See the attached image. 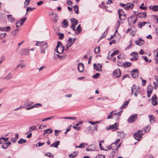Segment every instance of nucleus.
Masks as SVG:
<instances>
[{"label":"nucleus","instance_id":"1","mask_svg":"<svg viewBox=\"0 0 158 158\" xmlns=\"http://www.w3.org/2000/svg\"><path fill=\"white\" fill-rule=\"evenodd\" d=\"M44 41H37L36 44V46H40L41 48V53H44L45 52V50L48 47V45L47 42H45L44 44H43Z\"/></svg>","mask_w":158,"mask_h":158},{"label":"nucleus","instance_id":"2","mask_svg":"<svg viewBox=\"0 0 158 158\" xmlns=\"http://www.w3.org/2000/svg\"><path fill=\"white\" fill-rule=\"evenodd\" d=\"M143 131L142 130H139L133 134V136L135 139L139 141L140 140L143 135Z\"/></svg>","mask_w":158,"mask_h":158},{"label":"nucleus","instance_id":"3","mask_svg":"<svg viewBox=\"0 0 158 158\" xmlns=\"http://www.w3.org/2000/svg\"><path fill=\"white\" fill-rule=\"evenodd\" d=\"M56 50V52L59 54L62 53L64 50V47L63 46L62 43L59 41L57 42Z\"/></svg>","mask_w":158,"mask_h":158},{"label":"nucleus","instance_id":"4","mask_svg":"<svg viewBox=\"0 0 158 158\" xmlns=\"http://www.w3.org/2000/svg\"><path fill=\"white\" fill-rule=\"evenodd\" d=\"M131 94L132 95L134 93V95L135 97L137 96V95L140 93V89L138 87L135 85H133L131 89Z\"/></svg>","mask_w":158,"mask_h":158},{"label":"nucleus","instance_id":"5","mask_svg":"<svg viewBox=\"0 0 158 158\" xmlns=\"http://www.w3.org/2000/svg\"><path fill=\"white\" fill-rule=\"evenodd\" d=\"M119 18L120 20H123L126 17V15L125 14L124 11L122 9H119L118 10Z\"/></svg>","mask_w":158,"mask_h":158},{"label":"nucleus","instance_id":"6","mask_svg":"<svg viewBox=\"0 0 158 158\" xmlns=\"http://www.w3.org/2000/svg\"><path fill=\"white\" fill-rule=\"evenodd\" d=\"M119 126V124L117 123H115L112 125H110L109 127H106V130H111L112 131H114L118 129V127Z\"/></svg>","mask_w":158,"mask_h":158},{"label":"nucleus","instance_id":"7","mask_svg":"<svg viewBox=\"0 0 158 158\" xmlns=\"http://www.w3.org/2000/svg\"><path fill=\"white\" fill-rule=\"evenodd\" d=\"M138 74V71L137 69H133L131 72V76L133 78L137 77Z\"/></svg>","mask_w":158,"mask_h":158},{"label":"nucleus","instance_id":"8","mask_svg":"<svg viewBox=\"0 0 158 158\" xmlns=\"http://www.w3.org/2000/svg\"><path fill=\"white\" fill-rule=\"evenodd\" d=\"M137 114H135L131 115L129 118L128 121L130 123H133L137 119Z\"/></svg>","mask_w":158,"mask_h":158},{"label":"nucleus","instance_id":"9","mask_svg":"<svg viewBox=\"0 0 158 158\" xmlns=\"http://www.w3.org/2000/svg\"><path fill=\"white\" fill-rule=\"evenodd\" d=\"M156 99L157 96L156 94H155L151 98L152 103L153 106H156L157 104Z\"/></svg>","mask_w":158,"mask_h":158},{"label":"nucleus","instance_id":"10","mask_svg":"<svg viewBox=\"0 0 158 158\" xmlns=\"http://www.w3.org/2000/svg\"><path fill=\"white\" fill-rule=\"evenodd\" d=\"M121 73L119 69H117L114 70L113 72V75L116 77H120Z\"/></svg>","mask_w":158,"mask_h":158},{"label":"nucleus","instance_id":"11","mask_svg":"<svg viewBox=\"0 0 158 158\" xmlns=\"http://www.w3.org/2000/svg\"><path fill=\"white\" fill-rule=\"evenodd\" d=\"M133 6V4L131 3H128L126 4V6L124 7V9L126 10H132Z\"/></svg>","mask_w":158,"mask_h":158},{"label":"nucleus","instance_id":"12","mask_svg":"<svg viewBox=\"0 0 158 158\" xmlns=\"http://www.w3.org/2000/svg\"><path fill=\"white\" fill-rule=\"evenodd\" d=\"M135 42L137 45L139 46L142 45L144 43V41L141 38H139L138 40H135Z\"/></svg>","mask_w":158,"mask_h":158},{"label":"nucleus","instance_id":"13","mask_svg":"<svg viewBox=\"0 0 158 158\" xmlns=\"http://www.w3.org/2000/svg\"><path fill=\"white\" fill-rule=\"evenodd\" d=\"M95 149V145L94 144H91L88 146L86 149V150L87 151H94Z\"/></svg>","mask_w":158,"mask_h":158},{"label":"nucleus","instance_id":"14","mask_svg":"<svg viewBox=\"0 0 158 158\" xmlns=\"http://www.w3.org/2000/svg\"><path fill=\"white\" fill-rule=\"evenodd\" d=\"M29 50L25 48H23L21 50V54L24 55H28L29 53Z\"/></svg>","mask_w":158,"mask_h":158},{"label":"nucleus","instance_id":"15","mask_svg":"<svg viewBox=\"0 0 158 158\" xmlns=\"http://www.w3.org/2000/svg\"><path fill=\"white\" fill-rule=\"evenodd\" d=\"M11 29L10 26L5 27H0V31H8Z\"/></svg>","mask_w":158,"mask_h":158},{"label":"nucleus","instance_id":"16","mask_svg":"<svg viewBox=\"0 0 158 158\" xmlns=\"http://www.w3.org/2000/svg\"><path fill=\"white\" fill-rule=\"evenodd\" d=\"M78 69L80 72H82L84 69V65L82 63H79L78 66Z\"/></svg>","mask_w":158,"mask_h":158},{"label":"nucleus","instance_id":"17","mask_svg":"<svg viewBox=\"0 0 158 158\" xmlns=\"http://www.w3.org/2000/svg\"><path fill=\"white\" fill-rule=\"evenodd\" d=\"M137 16L140 18H145L146 17V13L145 12H140L139 13Z\"/></svg>","mask_w":158,"mask_h":158},{"label":"nucleus","instance_id":"18","mask_svg":"<svg viewBox=\"0 0 158 158\" xmlns=\"http://www.w3.org/2000/svg\"><path fill=\"white\" fill-rule=\"evenodd\" d=\"M70 22L71 23L72 25L76 26L78 23V21L77 20L74 18H72L70 19Z\"/></svg>","mask_w":158,"mask_h":158},{"label":"nucleus","instance_id":"19","mask_svg":"<svg viewBox=\"0 0 158 158\" xmlns=\"http://www.w3.org/2000/svg\"><path fill=\"white\" fill-rule=\"evenodd\" d=\"M10 144L11 143L10 142L4 143L2 144V147L3 149H6Z\"/></svg>","mask_w":158,"mask_h":158},{"label":"nucleus","instance_id":"20","mask_svg":"<svg viewBox=\"0 0 158 158\" xmlns=\"http://www.w3.org/2000/svg\"><path fill=\"white\" fill-rule=\"evenodd\" d=\"M102 65L101 64L100 66L98 67L96 64L95 63L94 64V68L98 71H102Z\"/></svg>","mask_w":158,"mask_h":158},{"label":"nucleus","instance_id":"21","mask_svg":"<svg viewBox=\"0 0 158 158\" xmlns=\"http://www.w3.org/2000/svg\"><path fill=\"white\" fill-rule=\"evenodd\" d=\"M62 26L63 27H67L69 25L67 20L64 19L62 23Z\"/></svg>","mask_w":158,"mask_h":158},{"label":"nucleus","instance_id":"22","mask_svg":"<svg viewBox=\"0 0 158 158\" xmlns=\"http://www.w3.org/2000/svg\"><path fill=\"white\" fill-rule=\"evenodd\" d=\"M123 111L122 110H121L118 112L114 113V115H115L116 120H117L119 119L120 117V115Z\"/></svg>","mask_w":158,"mask_h":158},{"label":"nucleus","instance_id":"23","mask_svg":"<svg viewBox=\"0 0 158 158\" xmlns=\"http://www.w3.org/2000/svg\"><path fill=\"white\" fill-rule=\"evenodd\" d=\"M150 9L154 11H156L158 10V6L154 5L153 6H150L149 7Z\"/></svg>","mask_w":158,"mask_h":158},{"label":"nucleus","instance_id":"24","mask_svg":"<svg viewBox=\"0 0 158 158\" xmlns=\"http://www.w3.org/2000/svg\"><path fill=\"white\" fill-rule=\"evenodd\" d=\"M50 15L51 16V17L52 19L54 21L56 22L57 21V16L56 14L52 13L50 14Z\"/></svg>","mask_w":158,"mask_h":158},{"label":"nucleus","instance_id":"25","mask_svg":"<svg viewBox=\"0 0 158 158\" xmlns=\"http://www.w3.org/2000/svg\"><path fill=\"white\" fill-rule=\"evenodd\" d=\"M60 142L59 141H57L53 143L51 145V147H54V148H57L58 145L60 144Z\"/></svg>","mask_w":158,"mask_h":158},{"label":"nucleus","instance_id":"26","mask_svg":"<svg viewBox=\"0 0 158 158\" xmlns=\"http://www.w3.org/2000/svg\"><path fill=\"white\" fill-rule=\"evenodd\" d=\"M7 17L8 21L10 22H13L15 21V19L12 18V15H7Z\"/></svg>","mask_w":158,"mask_h":158},{"label":"nucleus","instance_id":"27","mask_svg":"<svg viewBox=\"0 0 158 158\" xmlns=\"http://www.w3.org/2000/svg\"><path fill=\"white\" fill-rule=\"evenodd\" d=\"M120 140V139H118L115 141L113 143H112L110 147V149H112V148L114 147V146L115 145L116 146L118 143H119Z\"/></svg>","mask_w":158,"mask_h":158},{"label":"nucleus","instance_id":"28","mask_svg":"<svg viewBox=\"0 0 158 158\" xmlns=\"http://www.w3.org/2000/svg\"><path fill=\"white\" fill-rule=\"evenodd\" d=\"M118 135L121 138H124L126 134L124 133L123 132V131L118 132Z\"/></svg>","mask_w":158,"mask_h":158},{"label":"nucleus","instance_id":"29","mask_svg":"<svg viewBox=\"0 0 158 158\" xmlns=\"http://www.w3.org/2000/svg\"><path fill=\"white\" fill-rule=\"evenodd\" d=\"M52 131L53 130L51 129H48L47 130H44V135L46 133L50 134L52 132Z\"/></svg>","mask_w":158,"mask_h":158},{"label":"nucleus","instance_id":"30","mask_svg":"<svg viewBox=\"0 0 158 158\" xmlns=\"http://www.w3.org/2000/svg\"><path fill=\"white\" fill-rule=\"evenodd\" d=\"M81 31V25L79 24L77 27L76 33V34H79Z\"/></svg>","mask_w":158,"mask_h":158},{"label":"nucleus","instance_id":"31","mask_svg":"<svg viewBox=\"0 0 158 158\" xmlns=\"http://www.w3.org/2000/svg\"><path fill=\"white\" fill-rule=\"evenodd\" d=\"M153 89L152 86L151 85H149L147 87V92H152Z\"/></svg>","mask_w":158,"mask_h":158},{"label":"nucleus","instance_id":"32","mask_svg":"<svg viewBox=\"0 0 158 158\" xmlns=\"http://www.w3.org/2000/svg\"><path fill=\"white\" fill-rule=\"evenodd\" d=\"M131 64L130 62H126L123 63V65L125 67H130Z\"/></svg>","mask_w":158,"mask_h":158},{"label":"nucleus","instance_id":"33","mask_svg":"<svg viewBox=\"0 0 158 158\" xmlns=\"http://www.w3.org/2000/svg\"><path fill=\"white\" fill-rule=\"evenodd\" d=\"M36 128V127L35 126L30 127L29 128V131L27 133H28L30 132H31L32 131L35 130Z\"/></svg>","mask_w":158,"mask_h":158},{"label":"nucleus","instance_id":"34","mask_svg":"<svg viewBox=\"0 0 158 158\" xmlns=\"http://www.w3.org/2000/svg\"><path fill=\"white\" fill-rule=\"evenodd\" d=\"M114 116L116 118L115 115H114V113L113 114V111H112L110 113V114H108V117H107V119H109L110 118H113L112 117Z\"/></svg>","mask_w":158,"mask_h":158},{"label":"nucleus","instance_id":"35","mask_svg":"<svg viewBox=\"0 0 158 158\" xmlns=\"http://www.w3.org/2000/svg\"><path fill=\"white\" fill-rule=\"evenodd\" d=\"M26 140L23 139V138H20L18 141V143L19 144H22L26 143Z\"/></svg>","mask_w":158,"mask_h":158},{"label":"nucleus","instance_id":"36","mask_svg":"<svg viewBox=\"0 0 158 158\" xmlns=\"http://www.w3.org/2000/svg\"><path fill=\"white\" fill-rule=\"evenodd\" d=\"M147 23L146 22H143L142 23L140 22L138 24V27L139 28H141L142 27L145 25Z\"/></svg>","mask_w":158,"mask_h":158},{"label":"nucleus","instance_id":"37","mask_svg":"<svg viewBox=\"0 0 158 158\" xmlns=\"http://www.w3.org/2000/svg\"><path fill=\"white\" fill-rule=\"evenodd\" d=\"M128 104V101H126L122 105L121 108V109H123L125 108L126 106H127Z\"/></svg>","mask_w":158,"mask_h":158},{"label":"nucleus","instance_id":"38","mask_svg":"<svg viewBox=\"0 0 158 158\" xmlns=\"http://www.w3.org/2000/svg\"><path fill=\"white\" fill-rule=\"evenodd\" d=\"M45 156H48L49 157L51 158H53L54 156L53 154H51L50 152H48L47 153H46L45 155Z\"/></svg>","mask_w":158,"mask_h":158},{"label":"nucleus","instance_id":"39","mask_svg":"<svg viewBox=\"0 0 158 158\" xmlns=\"http://www.w3.org/2000/svg\"><path fill=\"white\" fill-rule=\"evenodd\" d=\"M87 145V143H82L80 144L78 147L80 148H83L85 147V146H86Z\"/></svg>","mask_w":158,"mask_h":158},{"label":"nucleus","instance_id":"40","mask_svg":"<svg viewBox=\"0 0 158 158\" xmlns=\"http://www.w3.org/2000/svg\"><path fill=\"white\" fill-rule=\"evenodd\" d=\"M144 131L146 133L148 132L150 130V127L148 126H147L146 127H144Z\"/></svg>","mask_w":158,"mask_h":158},{"label":"nucleus","instance_id":"41","mask_svg":"<svg viewBox=\"0 0 158 158\" xmlns=\"http://www.w3.org/2000/svg\"><path fill=\"white\" fill-rule=\"evenodd\" d=\"M12 76L11 74L10 73L5 77H4V78L6 80H9L12 78Z\"/></svg>","mask_w":158,"mask_h":158},{"label":"nucleus","instance_id":"42","mask_svg":"<svg viewBox=\"0 0 158 158\" xmlns=\"http://www.w3.org/2000/svg\"><path fill=\"white\" fill-rule=\"evenodd\" d=\"M121 143H119L117 146H116V148L114 149V148H112V149L113 150V152H115V151H117L119 148L121 146Z\"/></svg>","mask_w":158,"mask_h":158},{"label":"nucleus","instance_id":"43","mask_svg":"<svg viewBox=\"0 0 158 158\" xmlns=\"http://www.w3.org/2000/svg\"><path fill=\"white\" fill-rule=\"evenodd\" d=\"M94 52L95 54H99L100 53V46L96 48L94 51Z\"/></svg>","mask_w":158,"mask_h":158},{"label":"nucleus","instance_id":"44","mask_svg":"<svg viewBox=\"0 0 158 158\" xmlns=\"http://www.w3.org/2000/svg\"><path fill=\"white\" fill-rule=\"evenodd\" d=\"M74 11L77 14H79L78 8L77 6L75 5L74 7Z\"/></svg>","mask_w":158,"mask_h":158},{"label":"nucleus","instance_id":"45","mask_svg":"<svg viewBox=\"0 0 158 158\" xmlns=\"http://www.w3.org/2000/svg\"><path fill=\"white\" fill-rule=\"evenodd\" d=\"M119 51L118 50L114 51L113 53L111 54V56L113 57L114 55L118 54L119 53Z\"/></svg>","mask_w":158,"mask_h":158},{"label":"nucleus","instance_id":"46","mask_svg":"<svg viewBox=\"0 0 158 158\" xmlns=\"http://www.w3.org/2000/svg\"><path fill=\"white\" fill-rule=\"evenodd\" d=\"M58 35H59V39L60 40H62L64 37V34L63 33H59L58 34Z\"/></svg>","mask_w":158,"mask_h":158},{"label":"nucleus","instance_id":"47","mask_svg":"<svg viewBox=\"0 0 158 158\" xmlns=\"http://www.w3.org/2000/svg\"><path fill=\"white\" fill-rule=\"evenodd\" d=\"M35 7L31 8L30 7H27L26 9V11L27 12L29 11H32L33 10H35Z\"/></svg>","mask_w":158,"mask_h":158},{"label":"nucleus","instance_id":"48","mask_svg":"<svg viewBox=\"0 0 158 158\" xmlns=\"http://www.w3.org/2000/svg\"><path fill=\"white\" fill-rule=\"evenodd\" d=\"M77 154L76 153V152H74L73 153L71 154H69V157H75L77 155Z\"/></svg>","mask_w":158,"mask_h":158},{"label":"nucleus","instance_id":"49","mask_svg":"<svg viewBox=\"0 0 158 158\" xmlns=\"http://www.w3.org/2000/svg\"><path fill=\"white\" fill-rule=\"evenodd\" d=\"M27 19V17H25L22 19H21L20 21H21V25H23V23Z\"/></svg>","mask_w":158,"mask_h":158},{"label":"nucleus","instance_id":"50","mask_svg":"<svg viewBox=\"0 0 158 158\" xmlns=\"http://www.w3.org/2000/svg\"><path fill=\"white\" fill-rule=\"evenodd\" d=\"M133 44V43L131 41H130V44H129L128 46L125 48V50H127V49H128L129 48H131Z\"/></svg>","mask_w":158,"mask_h":158},{"label":"nucleus","instance_id":"51","mask_svg":"<svg viewBox=\"0 0 158 158\" xmlns=\"http://www.w3.org/2000/svg\"><path fill=\"white\" fill-rule=\"evenodd\" d=\"M107 32H106V31H105L103 33V34L101 36L100 38V39H102L103 38H104L105 37L107 34Z\"/></svg>","mask_w":158,"mask_h":158},{"label":"nucleus","instance_id":"52","mask_svg":"<svg viewBox=\"0 0 158 158\" xmlns=\"http://www.w3.org/2000/svg\"><path fill=\"white\" fill-rule=\"evenodd\" d=\"M26 103L27 104V106H30L33 104V102L30 101L29 100H27L26 101Z\"/></svg>","mask_w":158,"mask_h":158},{"label":"nucleus","instance_id":"53","mask_svg":"<svg viewBox=\"0 0 158 158\" xmlns=\"http://www.w3.org/2000/svg\"><path fill=\"white\" fill-rule=\"evenodd\" d=\"M100 76V74L99 73H97L93 76V77L94 78H97Z\"/></svg>","mask_w":158,"mask_h":158},{"label":"nucleus","instance_id":"54","mask_svg":"<svg viewBox=\"0 0 158 158\" xmlns=\"http://www.w3.org/2000/svg\"><path fill=\"white\" fill-rule=\"evenodd\" d=\"M149 117H150V121L151 122V121H153V122L154 121L155 117L154 116L152 115H149Z\"/></svg>","mask_w":158,"mask_h":158},{"label":"nucleus","instance_id":"55","mask_svg":"<svg viewBox=\"0 0 158 158\" xmlns=\"http://www.w3.org/2000/svg\"><path fill=\"white\" fill-rule=\"evenodd\" d=\"M72 45V44L68 43L66 45V48L65 50L67 51L69 49V48Z\"/></svg>","mask_w":158,"mask_h":158},{"label":"nucleus","instance_id":"56","mask_svg":"<svg viewBox=\"0 0 158 158\" xmlns=\"http://www.w3.org/2000/svg\"><path fill=\"white\" fill-rule=\"evenodd\" d=\"M95 158H105V156L103 155H98Z\"/></svg>","mask_w":158,"mask_h":158},{"label":"nucleus","instance_id":"57","mask_svg":"<svg viewBox=\"0 0 158 158\" xmlns=\"http://www.w3.org/2000/svg\"><path fill=\"white\" fill-rule=\"evenodd\" d=\"M6 35V33H0V39H2Z\"/></svg>","mask_w":158,"mask_h":158},{"label":"nucleus","instance_id":"58","mask_svg":"<svg viewBox=\"0 0 158 158\" xmlns=\"http://www.w3.org/2000/svg\"><path fill=\"white\" fill-rule=\"evenodd\" d=\"M54 131L55 132V135L57 136H58L59 133L61 132V131L56 130Z\"/></svg>","mask_w":158,"mask_h":158},{"label":"nucleus","instance_id":"59","mask_svg":"<svg viewBox=\"0 0 158 158\" xmlns=\"http://www.w3.org/2000/svg\"><path fill=\"white\" fill-rule=\"evenodd\" d=\"M144 5V3H142L141 4V5L139 7V8L140 9H141L142 10H145L147 8V7H145V6H144L143 7V6Z\"/></svg>","mask_w":158,"mask_h":158},{"label":"nucleus","instance_id":"60","mask_svg":"<svg viewBox=\"0 0 158 158\" xmlns=\"http://www.w3.org/2000/svg\"><path fill=\"white\" fill-rule=\"evenodd\" d=\"M31 0H26L24 2V5L27 6L29 4Z\"/></svg>","mask_w":158,"mask_h":158},{"label":"nucleus","instance_id":"61","mask_svg":"<svg viewBox=\"0 0 158 158\" xmlns=\"http://www.w3.org/2000/svg\"><path fill=\"white\" fill-rule=\"evenodd\" d=\"M42 106V104L40 103H36L33 105V106H35V107H38L39 106Z\"/></svg>","mask_w":158,"mask_h":158},{"label":"nucleus","instance_id":"62","mask_svg":"<svg viewBox=\"0 0 158 158\" xmlns=\"http://www.w3.org/2000/svg\"><path fill=\"white\" fill-rule=\"evenodd\" d=\"M73 127L74 129H75V130L77 131H79L80 129V127H77L75 125V126H73Z\"/></svg>","mask_w":158,"mask_h":158},{"label":"nucleus","instance_id":"63","mask_svg":"<svg viewBox=\"0 0 158 158\" xmlns=\"http://www.w3.org/2000/svg\"><path fill=\"white\" fill-rule=\"evenodd\" d=\"M141 78L142 80V86H144L145 85L146 82V80L142 79L141 77Z\"/></svg>","mask_w":158,"mask_h":158},{"label":"nucleus","instance_id":"64","mask_svg":"<svg viewBox=\"0 0 158 158\" xmlns=\"http://www.w3.org/2000/svg\"><path fill=\"white\" fill-rule=\"evenodd\" d=\"M154 88V89H156L158 87L157 83L155 82H154L153 83Z\"/></svg>","mask_w":158,"mask_h":158}]
</instances>
